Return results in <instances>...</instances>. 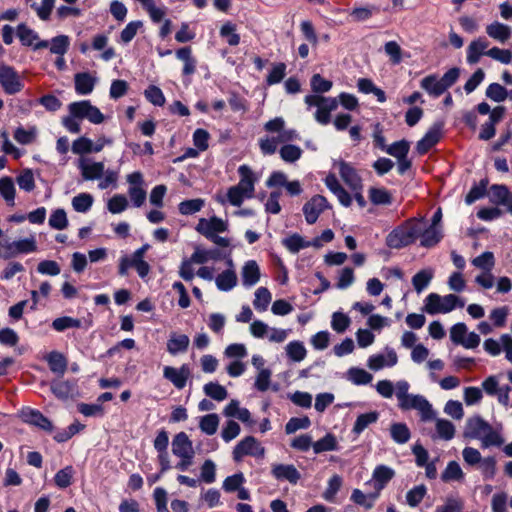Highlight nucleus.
I'll use <instances>...</instances> for the list:
<instances>
[{
    "instance_id": "nucleus-7",
    "label": "nucleus",
    "mask_w": 512,
    "mask_h": 512,
    "mask_svg": "<svg viewBox=\"0 0 512 512\" xmlns=\"http://www.w3.org/2000/svg\"><path fill=\"white\" fill-rule=\"evenodd\" d=\"M444 122L437 121L428 129L425 135L417 142L416 150L420 155L426 154L442 137Z\"/></svg>"
},
{
    "instance_id": "nucleus-39",
    "label": "nucleus",
    "mask_w": 512,
    "mask_h": 512,
    "mask_svg": "<svg viewBox=\"0 0 512 512\" xmlns=\"http://www.w3.org/2000/svg\"><path fill=\"white\" fill-rule=\"evenodd\" d=\"M203 390L208 397L216 401H223L228 396L226 388L220 385L218 382L206 383L203 387Z\"/></svg>"
},
{
    "instance_id": "nucleus-17",
    "label": "nucleus",
    "mask_w": 512,
    "mask_h": 512,
    "mask_svg": "<svg viewBox=\"0 0 512 512\" xmlns=\"http://www.w3.org/2000/svg\"><path fill=\"white\" fill-rule=\"evenodd\" d=\"M238 174L240 176V181L235 186L242 189L243 192H247L254 196L257 177L255 176L252 169L246 164L241 165L238 168Z\"/></svg>"
},
{
    "instance_id": "nucleus-37",
    "label": "nucleus",
    "mask_w": 512,
    "mask_h": 512,
    "mask_svg": "<svg viewBox=\"0 0 512 512\" xmlns=\"http://www.w3.org/2000/svg\"><path fill=\"white\" fill-rule=\"evenodd\" d=\"M82 322L80 319L73 318L70 316H62L52 321L51 327L57 332H64L71 328H80Z\"/></svg>"
},
{
    "instance_id": "nucleus-40",
    "label": "nucleus",
    "mask_w": 512,
    "mask_h": 512,
    "mask_svg": "<svg viewBox=\"0 0 512 512\" xmlns=\"http://www.w3.org/2000/svg\"><path fill=\"white\" fill-rule=\"evenodd\" d=\"M219 34L230 46H237L240 43V35L236 33V25L228 21L220 28Z\"/></svg>"
},
{
    "instance_id": "nucleus-3",
    "label": "nucleus",
    "mask_w": 512,
    "mask_h": 512,
    "mask_svg": "<svg viewBox=\"0 0 512 512\" xmlns=\"http://www.w3.org/2000/svg\"><path fill=\"white\" fill-rule=\"evenodd\" d=\"M149 248V244H144L135 250L131 256L124 255L120 257L118 274L122 277L127 276L129 269L134 268L139 277L144 279L151 270L149 263L144 260L145 253Z\"/></svg>"
},
{
    "instance_id": "nucleus-9",
    "label": "nucleus",
    "mask_w": 512,
    "mask_h": 512,
    "mask_svg": "<svg viewBox=\"0 0 512 512\" xmlns=\"http://www.w3.org/2000/svg\"><path fill=\"white\" fill-rule=\"evenodd\" d=\"M227 229L228 224L217 216H212L209 219L201 218L196 226V231L206 238L217 233H223Z\"/></svg>"
},
{
    "instance_id": "nucleus-21",
    "label": "nucleus",
    "mask_w": 512,
    "mask_h": 512,
    "mask_svg": "<svg viewBox=\"0 0 512 512\" xmlns=\"http://www.w3.org/2000/svg\"><path fill=\"white\" fill-rule=\"evenodd\" d=\"M177 59L184 62L182 74L183 76H190L196 72L197 61L192 56V49L189 46L179 48L176 51Z\"/></svg>"
},
{
    "instance_id": "nucleus-46",
    "label": "nucleus",
    "mask_w": 512,
    "mask_h": 512,
    "mask_svg": "<svg viewBox=\"0 0 512 512\" xmlns=\"http://www.w3.org/2000/svg\"><path fill=\"white\" fill-rule=\"evenodd\" d=\"M144 97L148 102L153 104L154 106H163L165 104V96L162 90L156 85H149L144 90Z\"/></svg>"
},
{
    "instance_id": "nucleus-35",
    "label": "nucleus",
    "mask_w": 512,
    "mask_h": 512,
    "mask_svg": "<svg viewBox=\"0 0 512 512\" xmlns=\"http://www.w3.org/2000/svg\"><path fill=\"white\" fill-rule=\"evenodd\" d=\"M379 413L376 411L360 414L353 426L352 432L360 435L370 424L377 422Z\"/></svg>"
},
{
    "instance_id": "nucleus-50",
    "label": "nucleus",
    "mask_w": 512,
    "mask_h": 512,
    "mask_svg": "<svg viewBox=\"0 0 512 512\" xmlns=\"http://www.w3.org/2000/svg\"><path fill=\"white\" fill-rule=\"evenodd\" d=\"M348 378L355 385H366L372 381L373 376L364 369L353 367L348 370Z\"/></svg>"
},
{
    "instance_id": "nucleus-27",
    "label": "nucleus",
    "mask_w": 512,
    "mask_h": 512,
    "mask_svg": "<svg viewBox=\"0 0 512 512\" xmlns=\"http://www.w3.org/2000/svg\"><path fill=\"white\" fill-rule=\"evenodd\" d=\"M369 200L374 205L389 206L393 202V196L390 191L385 188L371 187L368 190Z\"/></svg>"
},
{
    "instance_id": "nucleus-36",
    "label": "nucleus",
    "mask_w": 512,
    "mask_h": 512,
    "mask_svg": "<svg viewBox=\"0 0 512 512\" xmlns=\"http://www.w3.org/2000/svg\"><path fill=\"white\" fill-rule=\"evenodd\" d=\"M390 435L394 442L405 444L411 437L410 430L405 423H393L390 427Z\"/></svg>"
},
{
    "instance_id": "nucleus-48",
    "label": "nucleus",
    "mask_w": 512,
    "mask_h": 512,
    "mask_svg": "<svg viewBox=\"0 0 512 512\" xmlns=\"http://www.w3.org/2000/svg\"><path fill=\"white\" fill-rule=\"evenodd\" d=\"M410 150V143L402 139L400 141H396L388 146L386 149V153L395 157L397 160L404 158L408 155Z\"/></svg>"
},
{
    "instance_id": "nucleus-29",
    "label": "nucleus",
    "mask_w": 512,
    "mask_h": 512,
    "mask_svg": "<svg viewBox=\"0 0 512 512\" xmlns=\"http://www.w3.org/2000/svg\"><path fill=\"white\" fill-rule=\"evenodd\" d=\"M51 391L59 399H68L74 394L75 383L68 380H55L51 383Z\"/></svg>"
},
{
    "instance_id": "nucleus-44",
    "label": "nucleus",
    "mask_w": 512,
    "mask_h": 512,
    "mask_svg": "<svg viewBox=\"0 0 512 512\" xmlns=\"http://www.w3.org/2000/svg\"><path fill=\"white\" fill-rule=\"evenodd\" d=\"M287 356L294 362L302 361L307 354L304 344L300 341H291L286 346Z\"/></svg>"
},
{
    "instance_id": "nucleus-30",
    "label": "nucleus",
    "mask_w": 512,
    "mask_h": 512,
    "mask_svg": "<svg viewBox=\"0 0 512 512\" xmlns=\"http://www.w3.org/2000/svg\"><path fill=\"white\" fill-rule=\"evenodd\" d=\"M16 189L14 181L9 176L0 178V196L5 200L8 206L15 205Z\"/></svg>"
},
{
    "instance_id": "nucleus-12",
    "label": "nucleus",
    "mask_w": 512,
    "mask_h": 512,
    "mask_svg": "<svg viewBox=\"0 0 512 512\" xmlns=\"http://www.w3.org/2000/svg\"><path fill=\"white\" fill-rule=\"evenodd\" d=\"M339 174L346 185L353 191L362 190V179L357 170L350 164L343 160L338 163Z\"/></svg>"
},
{
    "instance_id": "nucleus-61",
    "label": "nucleus",
    "mask_w": 512,
    "mask_h": 512,
    "mask_svg": "<svg viewBox=\"0 0 512 512\" xmlns=\"http://www.w3.org/2000/svg\"><path fill=\"white\" fill-rule=\"evenodd\" d=\"M281 158L288 163H293L300 159L302 150L300 147L292 144L284 145L279 150Z\"/></svg>"
},
{
    "instance_id": "nucleus-22",
    "label": "nucleus",
    "mask_w": 512,
    "mask_h": 512,
    "mask_svg": "<svg viewBox=\"0 0 512 512\" xmlns=\"http://www.w3.org/2000/svg\"><path fill=\"white\" fill-rule=\"evenodd\" d=\"M420 246L425 248H432L436 246L443 238L442 228L428 227L423 229L421 227L420 233Z\"/></svg>"
},
{
    "instance_id": "nucleus-5",
    "label": "nucleus",
    "mask_w": 512,
    "mask_h": 512,
    "mask_svg": "<svg viewBox=\"0 0 512 512\" xmlns=\"http://www.w3.org/2000/svg\"><path fill=\"white\" fill-rule=\"evenodd\" d=\"M0 86L8 95L19 93L24 85L14 67L0 63Z\"/></svg>"
},
{
    "instance_id": "nucleus-53",
    "label": "nucleus",
    "mask_w": 512,
    "mask_h": 512,
    "mask_svg": "<svg viewBox=\"0 0 512 512\" xmlns=\"http://www.w3.org/2000/svg\"><path fill=\"white\" fill-rule=\"evenodd\" d=\"M74 475V469L71 465L64 467L63 469H60L54 477V482L56 486H58L61 489H65L72 483V478Z\"/></svg>"
},
{
    "instance_id": "nucleus-55",
    "label": "nucleus",
    "mask_w": 512,
    "mask_h": 512,
    "mask_svg": "<svg viewBox=\"0 0 512 512\" xmlns=\"http://www.w3.org/2000/svg\"><path fill=\"white\" fill-rule=\"evenodd\" d=\"M436 431L439 438L448 441L451 440L455 435V426L449 420L437 419Z\"/></svg>"
},
{
    "instance_id": "nucleus-43",
    "label": "nucleus",
    "mask_w": 512,
    "mask_h": 512,
    "mask_svg": "<svg viewBox=\"0 0 512 512\" xmlns=\"http://www.w3.org/2000/svg\"><path fill=\"white\" fill-rule=\"evenodd\" d=\"M16 32L17 37L24 46H32L34 41L39 39V35L24 23L17 26Z\"/></svg>"
},
{
    "instance_id": "nucleus-6",
    "label": "nucleus",
    "mask_w": 512,
    "mask_h": 512,
    "mask_svg": "<svg viewBox=\"0 0 512 512\" xmlns=\"http://www.w3.org/2000/svg\"><path fill=\"white\" fill-rule=\"evenodd\" d=\"M399 407L403 410H418L422 421H430L435 417L432 405L422 395H409L401 403H399Z\"/></svg>"
},
{
    "instance_id": "nucleus-15",
    "label": "nucleus",
    "mask_w": 512,
    "mask_h": 512,
    "mask_svg": "<svg viewBox=\"0 0 512 512\" xmlns=\"http://www.w3.org/2000/svg\"><path fill=\"white\" fill-rule=\"evenodd\" d=\"M273 477L279 481L286 480L295 485L301 478L300 472L293 464H274L271 469Z\"/></svg>"
},
{
    "instance_id": "nucleus-52",
    "label": "nucleus",
    "mask_w": 512,
    "mask_h": 512,
    "mask_svg": "<svg viewBox=\"0 0 512 512\" xmlns=\"http://www.w3.org/2000/svg\"><path fill=\"white\" fill-rule=\"evenodd\" d=\"M271 293L265 287H259L255 292V299L253 305L258 311H265L271 302Z\"/></svg>"
},
{
    "instance_id": "nucleus-11",
    "label": "nucleus",
    "mask_w": 512,
    "mask_h": 512,
    "mask_svg": "<svg viewBox=\"0 0 512 512\" xmlns=\"http://www.w3.org/2000/svg\"><path fill=\"white\" fill-rule=\"evenodd\" d=\"M190 376L191 371L187 364H183L179 369L172 366H165L163 369V377L169 380L179 390L186 386Z\"/></svg>"
},
{
    "instance_id": "nucleus-41",
    "label": "nucleus",
    "mask_w": 512,
    "mask_h": 512,
    "mask_svg": "<svg viewBox=\"0 0 512 512\" xmlns=\"http://www.w3.org/2000/svg\"><path fill=\"white\" fill-rule=\"evenodd\" d=\"M10 246L16 249L18 255L37 251V244L34 236L10 242Z\"/></svg>"
},
{
    "instance_id": "nucleus-45",
    "label": "nucleus",
    "mask_w": 512,
    "mask_h": 512,
    "mask_svg": "<svg viewBox=\"0 0 512 512\" xmlns=\"http://www.w3.org/2000/svg\"><path fill=\"white\" fill-rule=\"evenodd\" d=\"M427 494V487L424 484L417 485L406 493V501L410 507H417L425 495Z\"/></svg>"
},
{
    "instance_id": "nucleus-64",
    "label": "nucleus",
    "mask_w": 512,
    "mask_h": 512,
    "mask_svg": "<svg viewBox=\"0 0 512 512\" xmlns=\"http://www.w3.org/2000/svg\"><path fill=\"white\" fill-rule=\"evenodd\" d=\"M485 55L496 61H499L502 64L508 65L512 62V52L509 49L492 47L485 52Z\"/></svg>"
},
{
    "instance_id": "nucleus-57",
    "label": "nucleus",
    "mask_w": 512,
    "mask_h": 512,
    "mask_svg": "<svg viewBox=\"0 0 512 512\" xmlns=\"http://www.w3.org/2000/svg\"><path fill=\"white\" fill-rule=\"evenodd\" d=\"M343 484V479L340 475L334 474L329 480L327 488L323 494V497L327 500L332 502L340 490L341 486Z\"/></svg>"
},
{
    "instance_id": "nucleus-58",
    "label": "nucleus",
    "mask_w": 512,
    "mask_h": 512,
    "mask_svg": "<svg viewBox=\"0 0 512 512\" xmlns=\"http://www.w3.org/2000/svg\"><path fill=\"white\" fill-rule=\"evenodd\" d=\"M69 37L66 35H58L51 39L50 52L59 56H63L69 48Z\"/></svg>"
},
{
    "instance_id": "nucleus-14",
    "label": "nucleus",
    "mask_w": 512,
    "mask_h": 512,
    "mask_svg": "<svg viewBox=\"0 0 512 512\" xmlns=\"http://www.w3.org/2000/svg\"><path fill=\"white\" fill-rule=\"evenodd\" d=\"M395 472L392 468L386 465H378L373 471L375 493L370 494L372 500H376L380 491L385 488L388 482L394 477Z\"/></svg>"
},
{
    "instance_id": "nucleus-18",
    "label": "nucleus",
    "mask_w": 512,
    "mask_h": 512,
    "mask_svg": "<svg viewBox=\"0 0 512 512\" xmlns=\"http://www.w3.org/2000/svg\"><path fill=\"white\" fill-rule=\"evenodd\" d=\"M172 452L177 457L194 454L192 441L185 432H179L174 436Z\"/></svg>"
},
{
    "instance_id": "nucleus-62",
    "label": "nucleus",
    "mask_w": 512,
    "mask_h": 512,
    "mask_svg": "<svg viewBox=\"0 0 512 512\" xmlns=\"http://www.w3.org/2000/svg\"><path fill=\"white\" fill-rule=\"evenodd\" d=\"M464 508L463 501L457 496H448L445 503L437 506L435 512H460Z\"/></svg>"
},
{
    "instance_id": "nucleus-23",
    "label": "nucleus",
    "mask_w": 512,
    "mask_h": 512,
    "mask_svg": "<svg viewBox=\"0 0 512 512\" xmlns=\"http://www.w3.org/2000/svg\"><path fill=\"white\" fill-rule=\"evenodd\" d=\"M190 339L185 334L172 333L167 341V351L171 355L184 353L189 347Z\"/></svg>"
},
{
    "instance_id": "nucleus-51",
    "label": "nucleus",
    "mask_w": 512,
    "mask_h": 512,
    "mask_svg": "<svg viewBox=\"0 0 512 512\" xmlns=\"http://www.w3.org/2000/svg\"><path fill=\"white\" fill-rule=\"evenodd\" d=\"M93 196L88 193H80L72 199V206L75 211L86 213L93 204Z\"/></svg>"
},
{
    "instance_id": "nucleus-59",
    "label": "nucleus",
    "mask_w": 512,
    "mask_h": 512,
    "mask_svg": "<svg viewBox=\"0 0 512 512\" xmlns=\"http://www.w3.org/2000/svg\"><path fill=\"white\" fill-rule=\"evenodd\" d=\"M442 297L437 293H430L425 299L424 311L430 315L442 313Z\"/></svg>"
},
{
    "instance_id": "nucleus-47",
    "label": "nucleus",
    "mask_w": 512,
    "mask_h": 512,
    "mask_svg": "<svg viewBox=\"0 0 512 512\" xmlns=\"http://www.w3.org/2000/svg\"><path fill=\"white\" fill-rule=\"evenodd\" d=\"M219 425V417L215 413L207 414L200 420L199 427L207 435L216 433Z\"/></svg>"
},
{
    "instance_id": "nucleus-1",
    "label": "nucleus",
    "mask_w": 512,
    "mask_h": 512,
    "mask_svg": "<svg viewBox=\"0 0 512 512\" xmlns=\"http://www.w3.org/2000/svg\"><path fill=\"white\" fill-rule=\"evenodd\" d=\"M421 221L415 218L406 220L395 227L387 236L385 243L391 249H402L413 244L420 236Z\"/></svg>"
},
{
    "instance_id": "nucleus-10",
    "label": "nucleus",
    "mask_w": 512,
    "mask_h": 512,
    "mask_svg": "<svg viewBox=\"0 0 512 512\" xmlns=\"http://www.w3.org/2000/svg\"><path fill=\"white\" fill-rule=\"evenodd\" d=\"M489 200L495 205L506 207L508 213L512 215V192L504 184H493L489 191Z\"/></svg>"
},
{
    "instance_id": "nucleus-16",
    "label": "nucleus",
    "mask_w": 512,
    "mask_h": 512,
    "mask_svg": "<svg viewBox=\"0 0 512 512\" xmlns=\"http://www.w3.org/2000/svg\"><path fill=\"white\" fill-rule=\"evenodd\" d=\"M490 429V424L481 416L470 417L466 421L464 437L469 439H480L486 430Z\"/></svg>"
},
{
    "instance_id": "nucleus-33",
    "label": "nucleus",
    "mask_w": 512,
    "mask_h": 512,
    "mask_svg": "<svg viewBox=\"0 0 512 512\" xmlns=\"http://www.w3.org/2000/svg\"><path fill=\"white\" fill-rule=\"evenodd\" d=\"M282 245L292 254L298 253L300 250L308 248L306 240L298 233L282 239Z\"/></svg>"
},
{
    "instance_id": "nucleus-32",
    "label": "nucleus",
    "mask_w": 512,
    "mask_h": 512,
    "mask_svg": "<svg viewBox=\"0 0 512 512\" xmlns=\"http://www.w3.org/2000/svg\"><path fill=\"white\" fill-rule=\"evenodd\" d=\"M489 181L487 178L481 179L479 183H475L465 196V203L471 205L477 200L483 198L487 193Z\"/></svg>"
},
{
    "instance_id": "nucleus-54",
    "label": "nucleus",
    "mask_w": 512,
    "mask_h": 512,
    "mask_svg": "<svg viewBox=\"0 0 512 512\" xmlns=\"http://www.w3.org/2000/svg\"><path fill=\"white\" fill-rule=\"evenodd\" d=\"M472 264L485 272H490L495 265L494 254L490 251L483 252L472 260Z\"/></svg>"
},
{
    "instance_id": "nucleus-60",
    "label": "nucleus",
    "mask_w": 512,
    "mask_h": 512,
    "mask_svg": "<svg viewBox=\"0 0 512 512\" xmlns=\"http://www.w3.org/2000/svg\"><path fill=\"white\" fill-rule=\"evenodd\" d=\"M311 425L309 417H292L285 425L286 434H293L300 429H307Z\"/></svg>"
},
{
    "instance_id": "nucleus-2",
    "label": "nucleus",
    "mask_w": 512,
    "mask_h": 512,
    "mask_svg": "<svg viewBox=\"0 0 512 512\" xmlns=\"http://www.w3.org/2000/svg\"><path fill=\"white\" fill-rule=\"evenodd\" d=\"M460 76V69L453 67L439 78L437 74H430L420 81V87L434 98L440 97L452 87Z\"/></svg>"
},
{
    "instance_id": "nucleus-13",
    "label": "nucleus",
    "mask_w": 512,
    "mask_h": 512,
    "mask_svg": "<svg viewBox=\"0 0 512 512\" xmlns=\"http://www.w3.org/2000/svg\"><path fill=\"white\" fill-rule=\"evenodd\" d=\"M21 418L25 423L34 425L46 432H52L53 430L52 422L39 410L25 408L21 411Z\"/></svg>"
},
{
    "instance_id": "nucleus-4",
    "label": "nucleus",
    "mask_w": 512,
    "mask_h": 512,
    "mask_svg": "<svg viewBox=\"0 0 512 512\" xmlns=\"http://www.w3.org/2000/svg\"><path fill=\"white\" fill-rule=\"evenodd\" d=\"M232 454L235 462L241 461L243 457L247 455L263 458L265 448L261 446L260 442L255 437L247 436L234 447Z\"/></svg>"
},
{
    "instance_id": "nucleus-42",
    "label": "nucleus",
    "mask_w": 512,
    "mask_h": 512,
    "mask_svg": "<svg viewBox=\"0 0 512 512\" xmlns=\"http://www.w3.org/2000/svg\"><path fill=\"white\" fill-rule=\"evenodd\" d=\"M433 273L431 270H420L412 277V285L417 293H421L431 282Z\"/></svg>"
},
{
    "instance_id": "nucleus-28",
    "label": "nucleus",
    "mask_w": 512,
    "mask_h": 512,
    "mask_svg": "<svg viewBox=\"0 0 512 512\" xmlns=\"http://www.w3.org/2000/svg\"><path fill=\"white\" fill-rule=\"evenodd\" d=\"M46 361L53 373L63 375L67 370V359L62 353L58 351L50 352L46 356Z\"/></svg>"
},
{
    "instance_id": "nucleus-31",
    "label": "nucleus",
    "mask_w": 512,
    "mask_h": 512,
    "mask_svg": "<svg viewBox=\"0 0 512 512\" xmlns=\"http://www.w3.org/2000/svg\"><path fill=\"white\" fill-rule=\"evenodd\" d=\"M215 282L219 290L230 291L237 284V275L234 270L227 269L216 277Z\"/></svg>"
},
{
    "instance_id": "nucleus-25",
    "label": "nucleus",
    "mask_w": 512,
    "mask_h": 512,
    "mask_svg": "<svg viewBox=\"0 0 512 512\" xmlns=\"http://www.w3.org/2000/svg\"><path fill=\"white\" fill-rule=\"evenodd\" d=\"M260 279V269L256 261L249 260L242 269V283L246 287L255 285Z\"/></svg>"
},
{
    "instance_id": "nucleus-19",
    "label": "nucleus",
    "mask_w": 512,
    "mask_h": 512,
    "mask_svg": "<svg viewBox=\"0 0 512 512\" xmlns=\"http://www.w3.org/2000/svg\"><path fill=\"white\" fill-rule=\"evenodd\" d=\"M96 79L88 72L76 73L74 76L75 91L78 95L90 94L95 86Z\"/></svg>"
},
{
    "instance_id": "nucleus-63",
    "label": "nucleus",
    "mask_w": 512,
    "mask_h": 512,
    "mask_svg": "<svg viewBox=\"0 0 512 512\" xmlns=\"http://www.w3.org/2000/svg\"><path fill=\"white\" fill-rule=\"evenodd\" d=\"M17 184L20 189L31 192L35 188V180L32 170L25 169L23 170L16 178Z\"/></svg>"
},
{
    "instance_id": "nucleus-8",
    "label": "nucleus",
    "mask_w": 512,
    "mask_h": 512,
    "mask_svg": "<svg viewBox=\"0 0 512 512\" xmlns=\"http://www.w3.org/2000/svg\"><path fill=\"white\" fill-rule=\"evenodd\" d=\"M330 205L327 199L322 195H314L309 201H307L303 206V214L305 216V220L308 224H314L320 214Z\"/></svg>"
},
{
    "instance_id": "nucleus-38",
    "label": "nucleus",
    "mask_w": 512,
    "mask_h": 512,
    "mask_svg": "<svg viewBox=\"0 0 512 512\" xmlns=\"http://www.w3.org/2000/svg\"><path fill=\"white\" fill-rule=\"evenodd\" d=\"M464 477V473L456 461H450L445 470L441 474V479L444 482L460 481Z\"/></svg>"
},
{
    "instance_id": "nucleus-20",
    "label": "nucleus",
    "mask_w": 512,
    "mask_h": 512,
    "mask_svg": "<svg viewBox=\"0 0 512 512\" xmlns=\"http://www.w3.org/2000/svg\"><path fill=\"white\" fill-rule=\"evenodd\" d=\"M488 45L489 42L483 37L472 41L467 48V62L471 65L478 63Z\"/></svg>"
},
{
    "instance_id": "nucleus-26",
    "label": "nucleus",
    "mask_w": 512,
    "mask_h": 512,
    "mask_svg": "<svg viewBox=\"0 0 512 512\" xmlns=\"http://www.w3.org/2000/svg\"><path fill=\"white\" fill-rule=\"evenodd\" d=\"M486 33L489 37L505 43L511 37V28L503 23L495 21L486 27Z\"/></svg>"
},
{
    "instance_id": "nucleus-24",
    "label": "nucleus",
    "mask_w": 512,
    "mask_h": 512,
    "mask_svg": "<svg viewBox=\"0 0 512 512\" xmlns=\"http://www.w3.org/2000/svg\"><path fill=\"white\" fill-rule=\"evenodd\" d=\"M78 167L81 170V175L84 180L99 179L104 174L103 162H93L92 164H87L83 159H81L79 161Z\"/></svg>"
},
{
    "instance_id": "nucleus-49",
    "label": "nucleus",
    "mask_w": 512,
    "mask_h": 512,
    "mask_svg": "<svg viewBox=\"0 0 512 512\" xmlns=\"http://www.w3.org/2000/svg\"><path fill=\"white\" fill-rule=\"evenodd\" d=\"M286 64L284 62H278L273 64L272 70L266 77V84L272 86L280 83L286 75Z\"/></svg>"
},
{
    "instance_id": "nucleus-34",
    "label": "nucleus",
    "mask_w": 512,
    "mask_h": 512,
    "mask_svg": "<svg viewBox=\"0 0 512 512\" xmlns=\"http://www.w3.org/2000/svg\"><path fill=\"white\" fill-rule=\"evenodd\" d=\"M312 447L315 454H320L326 451L337 450L338 443L334 434L327 433L324 437L314 442Z\"/></svg>"
},
{
    "instance_id": "nucleus-56",
    "label": "nucleus",
    "mask_w": 512,
    "mask_h": 512,
    "mask_svg": "<svg viewBox=\"0 0 512 512\" xmlns=\"http://www.w3.org/2000/svg\"><path fill=\"white\" fill-rule=\"evenodd\" d=\"M508 95V90L499 83H491L486 89V96L495 102H503Z\"/></svg>"
}]
</instances>
